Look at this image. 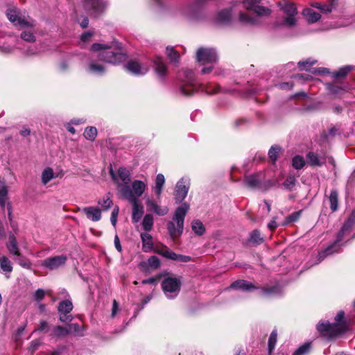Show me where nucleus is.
Listing matches in <instances>:
<instances>
[{"label": "nucleus", "instance_id": "f257e3e1", "mask_svg": "<svg viewBox=\"0 0 355 355\" xmlns=\"http://www.w3.org/2000/svg\"><path fill=\"white\" fill-rule=\"evenodd\" d=\"M178 78L182 82L180 92L187 96L192 95L198 89L205 92L208 94L217 93L219 90L218 87H216L214 89H211L210 86L198 85L194 79V73L192 70L186 69L179 72Z\"/></svg>", "mask_w": 355, "mask_h": 355}, {"label": "nucleus", "instance_id": "f03ea898", "mask_svg": "<svg viewBox=\"0 0 355 355\" xmlns=\"http://www.w3.org/2000/svg\"><path fill=\"white\" fill-rule=\"evenodd\" d=\"M117 47L116 44H112L109 46L95 43L92 46L94 52H97L96 57L98 60L106 63L119 64L125 60L126 56L122 53Z\"/></svg>", "mask_w": 355, "mask_h": 355}, {"label": "nucleus", "instance_id": "7ed1b4c3", "mask_svg": "<svg viewBox=\"0 0 355 355\" xmlns=\"http://www.w3.org/2000/svg\"><path fill=\"white\" fill-rule=\"evenodd\" d=\"M260 0H244L238 6L242 7L246 10V12H240L239 19L243 24H254L257 22L256 18L250 15L248 12L253 11L257 16H268L270 15V10L268 8L260 6L259 3Z\"/></svg>", "mask_w": 355, "mask_h": 355}, {"label": "nucleus", "instance_id": "20e7f679", "mask_svg": "<svg viewBox=\"0 0 355 355\" xmlns=\"http://www.w3.org/2000/svg\"><path fill=\"white\" fill-rule=\"evenodd\" d=\"M345 312L340 311L335 317V322H321L317 325V329L320 334L327 338H331L338 334L345 332L347 329V324L344 320Z\"/></svg>", "mask_w": 355, "mask_h": 355}, {"label": "nucleus", "instance_id": "39448f33", "mask_svg": "<svg viewBox=\"0 0 355 355\" xmlns=\"http://www.w3.org/2000/svg\"><path fill=\"white\" fill-rule=\"evenodd\" d=\"M189 209V205L187 202L182 203L175 211L173 221H169L167 224V229L171 238L175 240L180 237L184 229V218Z\"/></svg>", "mask_w": 355, "mask_h": 355}, {"label": "nucleus", "instance_id": "423d86ee", "mask_svg": "<svg viewBox=\"0 0 355 355\" xmlns=\"http://www.w3.org/2000/svg\"><path fill=\"white\" fill-rule=\"evenodd\" d=\"M354 223L355 211H353L352 214L343 224L340 231L338 232L336 241L331 245L329 246L323 252L319 254V258L320 259H323L327 256L333 254L334 253L338 252L339 251L341 246L340 243V241L343 239L346 234L350 232L351 228Z\"/></svg>", "mask_w": 355, "mask_h": 355}, {"label": "nucleus", "instance_id": "0eeeda50", "mask_svg": "<svg viewBox=\"0 0 355 355\" xmlns=\"http://www.w3.org/2000/svg\"><path fill=\"white\" fill-rule=\"evenodd\" d=\"M146 184L141 180H134L131 185L119 184V191L128 201L139 200L146 189Z\"/></svg>", "mask_w": 355, "mask_h": 355}, {"label": "nucleus", "instance_id": "6e6552de", "mask_svg": "<svg viewBox=\"0 0 355 355\" xmlns=\"http://www.w3.org/2000/svg\"><path fill=\"white\" fill-rule=\"evenodd\" d=\"M196 58L202 65L209 64V67H204L202 73L207 74L211 71L214 64L216 63L218 55L214 49L201 47L196 52Z\"/></svg>", "mask_w": 355, "mask_h": 355}, {"label": "nucleus", "instance_id": "1a4fd4ad", "mask_svg": "<svg viewBox=\"0 0 355 355\" xmlns=\"http://www.w3.org/2000/svg\"><path fill=\"white\" fill-rule=\"evenodd\" d=\"M181 284V279L179 277L168 276L163 279L162 288L167 298L174 299L180 291Z\"/></svg>", "mask_w": 355, "mask_h": 355}, {"label": "nucleus", "instance_id": "9d476101", "mask_svg": "<svg viewBox=\"0 0 355 355\" xmlns=\"http://www.w3.org/2000/svg\"><path fill=\"white\" fill-rule=\"evenodd\" d=\"M108 6L107 0H83V7L91 17L101 15Z\"/></svg>", "mask_w": 355, "mask_h": 355}, {"label": "nucleus", "instance_id": "9b49d317", "mask_svg": "<svg viewBox=\"0 0 355 355\" xmlns=\"http://www.w3.org/2000/svg\"><path fill=\"white\" fill-rule=\"evenodd\" d=\"M8 19L15 25L19 26L20 28L27 27L32 28L35 26V21L22 15L16 9L8 10L6 12Z\"/></svg>", "mask_w": 355, "mask_h": 355}, {"label": "nucleus", "instance_id": "f8f14e48", "mask_svg": "<svg viewBox=\"0 0 355 355\" xmlns=\"http://www.w3.org/2000/svg\"><path fill=\"white\" fill-rule=\"evenodd\" d=\"M281 10L286 15L283 21V24L289 27L293 26L297 21V8L294 3L283 0L279 3Z\"/></svg>", "mask_w": 355, "mask_h": 355}, {"label": "nucleus", "instance_id": "ddd939ff", "mask_svg": "<svg viewBox=\"0 0 355 355\" xmlns=\"http://www.w3.org/2000/svg\"><path fill=\"white\" fill-rule=\"evenodd\" d=\"M189 187L190 179L188 177H183L177 182L174 191L176 203H180L186 198Z\"/></svg>", "mask_w": 355, "mask_h": 355}, {"label": "nucleus", "instance_id": "4468645a", "mask_svg": "<svg viewBox=\"0 0 355 355\" xmlns=\"http://www.w3.org/2000/svg\"><path fill=\"white\" fill-rule=\"evenodd\" d=\"M125 69L130 73L137 76L145 75L149 70L147 65L139 63L135 60L129 61L125 65Z\"/></svg>", "mask_w": 355, "mask_h": 355}, {"label": "nucleus", "instance_id": "2eb2a0df", "mask_svg": "<svg viewBox=\"0 0 355 355\" xmlns=\"http://www.w3.org/2000/svg\"><path fill=\"white\" fill-rule=\"evenodd\" d=\"M110 175L113 180L119 184L128 185L130 182V173L125 168L121 167L118 170V177L114 174L112 168L110 169Z\"/></svg>", "mask_w": 355, "mask_h": 355}, {"label": "nucleus", "instance_id": "dca6fc26", "mask_svg": "<svg viewBox=\"0 0 355 355\" xmlns=\"http://www.w3.org/2000/svg\"><path fill=\"white\" fill-rule=\"evenodd\" d=\"M66 261L67 257L64 255L55 256L45 259L42 265L50 270H54L64 265Z\"/></svg>", "mask_w": 355, "mask_h": 355}, {"label": "nucleus", "instance_id": "f3484780", "mask_svg": "<svg viewBox=\"0 0 355 355\" xmlns=\"http://www.w3.org/2000/svg\"><path fill=\"white\" fill-rule=\"evenodd\" d=\"M86 70L91 74L102 76L106 72V67L104 64L92 60L89 62Z\"/></svg>", "mask_w": 355, "mask_h": 355}, {"label": "nucleus", "instance_id": "a211bd4d", "mask_svg": "<svg viewBox=\"0 0 355 355\" xmlns=\"http://www.w3.org/2000/svg\"><path fill=\"white\" fill-rule=\"evenodd\" d=\"M83 211L85 213L87 218L93 222H97L101 219V211L96 207L90 206L84 207Z\"/></svg>", "mask_w": 355, "mask_h": 355}, {"label": "nucleus", "instance_id": "6ab92c4d", "mask_svg": "<svg viewBox=\"0 0 355 355\" xmlns=\"http://www.w3.org/2000/svg\"><path fill=\"white\" fill-rule=\"evenodd\" d=\"M154 67L156 74L161 79H164L167 73V68L161 57H156L154 60Z\"/></svg>", "mask_w": 355, "mask_h": 355}, {"label": "nucleus", "instance_id": "aec40b11", "mask_svg": "<svg viewBox=\"0 0 355 355\" xmlns=\"http://www.w3.org/2000/svg\"><path fill=\"white\" fill-rule=\"evenodd\" d=\"M128 202L132 205V220L134 223H137L141 220L144 214V207L139 200Z\"/></svg>", "mask_w": 355, "mask_h": 355}, {"label": "nucleus", "instance_id": "412c9836", "mask_svg": "<svg viewBox=\"0 0 355 355\" xmlns=\"http://www.w3.org/2000/svg\"><path fill=\"white\" fill-rule=\"evenodd\" d=\"M146 205L150 210L153 211L158 216H165L168 212L167 207H161L158 205L153 200L148 198Z\"/></svg>", "mask_w": 355, "mask_h": 355}, {"label": "nucleus", "instance_id": "4be33fe9", "mask_svg": "<svg viewBox=\"0 0 355 355\" xmlns=\"http://www.w3.org/2000/svg\"><path fill=\"white\" fill-rule=\"evenodd\" d=\"M261 180L259 175H251L246 176L244 180L245 185L252 189H259L261 187Z\"/></svg>", "mask_w": 355, "mask_h": 355}, {"label": "nucleus", "instance_id": "5701e85b", "mask_svg": "<svg viewBox=\"0 0 355 355\" xmlns=\"http://www.w3.org/2000/svg\"><path fill=\"white\" fill-rule=\"evenodd\" d=\"M6 247L10 254L21 257L19 246L14 234H10L9 236V241Z\"/></svg>", "mask_w": 355, "mask_h": 355}, {"label": "nucleus", "instance_id": "b1692460", "mask_svg": "<svg viewBox=\"0 0 355 355\" xmlns=\"http://www.w3.org/2000/svg\"><path fill=\"white\" fill-rule=\"evenodd\" d=\"M59 177L58 173H54L53 170L51 167H46L41 175L42 182L44 185H46L51 180Z\"/></svg>", "mask_w": 355, "mask_h": 355}, {"label": "nucleus", "instance_id": "393cba45", "mask_svg": "<svg viewBox=\"0 0 355 355\" xmlns=\"http://www.w3.org/2000/svg\"><path fill=\"white\" fill-rule=\"evenodd\" d=\"M312 7L318 8L322 13H329L332 11L335 6L334 0H330L328 3H322L320 2H314L311 5Z\"/></svg>", "mask_w": 355, "mask_h": 355}, {"label": "nucleus", "instance_id": "a878e982", "mask_svg": "<svg viewBox=\"0 0 355 355\" xmlns=\"http://www.w3.org/2000/svg\"><path fill=\"white\" fill-rule=\"evenodd\" d=\"M230 288H236L245 291L255 289L256 287L252 283L245 280H238L232 283Z\"/></svg>", "mask_w": 355, "mask_h": 355}, {"label": "nucleus", "instance_id": "bb28decb", "mask_svg": "<svg viewBox=\"0 0 355 355\" xmlns=\"http://www.w3.org/2000/svg\"><path fill=\"white\" fill-rule=\"evenodd\" d=\"M302 14L309 23H315L321 17L320 13L310 8H305Z\"/></svg>", "mask_w": 355, "mask_h": 355}, {"label": "nucleus", "instance_id": "cd10ccee", "mask_svg": "<svg viewBox=\"0 0 355 355\" xmlns=\"http://www.w3.org/2000/svg\"><path fill=\"white\" fill-rule=\"evenodd\" d=\"M141 238L143 243V250L144 252H149L152 250L153 242V238L150 234L148 233H141Z\"/></svg>", "mask_w": 355, "mask_h": 355}, {"label": "nucleus", "instance_id": "c85d7f7f", "mask_svg": "<svg viewBox=\"0 0 355 355\" xmlns=\"http://www.w3.org/2000/svg\"><path fill=\"white\" fill-rule=\"evenodd\" d=\"M307 162L313 166H320L324 163V159L320 158L313 152H310L306 155Z\"/></svg>", "mask_w": 355, "mask_h": 355}, {"label": "nucleus", "instance_id": "c756f323", "mask_svg": "<svg viewBox=\"0 0 355 355\" xmlns=\"http://www.w3.org/2000/svg\"><path fill=\"white\" fill-rule=\"evenodd\" d=\"M0 268L2 272L10 273L12 270V264L8 257L3 256L0 257Z\"/></svg>", "mask_w": 355, "mask_h": 355}, {"label": "nucleus", "instance_id": "7c9ffc66", "mask_svg": "<svg viewBox=\"0 0 355 355\" xmlns=\"http://www.w3.org/2000/svg\"><path fill=\"white\" fill-rule=\"evenodd\" d=\"M329 201L330 204V209L333 212L336 211L338 209V194L336 190L333 189L331 191Z\"/></svg>", "mask_w": 355, "mask_h": 355}, {"label": "nucleus", "instance_id": "2f4dec72", "mask_svg": "<svg viewBox=\"0 0 355 355\" xmlns=\"http://www.w3.org/2000/svg\"><path fill=\"white\" fill-rule=\"evenodd\" d=\"M98 204L101 207V211H107L112 206L113 202L108 193L100 199Z\"/></svg>", "mask_w": 355, "mask_h": 355}, {"label": "nucleus", "instance_id": "473e14b6", "mask_svg": "<svg viewBox=\"0 0 355 355\" xmlns=\"http://www.w3.org/2000/svg\"><path fill=\"white\" fill-rule=\"evenodd\" d=\"M154 224V218L151 214H147L144 216L142 220L143 229L146 232H150Z\"/></svg>", "mask_w": 355, "mask_h": 355}, {"label": "nucleus", "instance_id": "72a5a7b5", "mask_svg": "<svg viewBox=\"0 0 355 355\" xmlns=\"http://www.w3.org/2000/svg\"><path fill=\"white\" fill-rule=\"evenodd\" d=\"M191 229L195 232V234L198 236L202 235L205 232L204 225L199 220H194L191 223Z\"/></svg>", "mask_w": 355, "mask_h": 355}, {"label": "nucleus", "instance_id": "f704fd0d", "mask_svg": "<svg viewBox=\"0 0 355 355\" xmlns=\"http://www.w3.org/2000/svg\"><path fill=\"white\" fill-rule=\"evenodd\" d=\"M73 309L72 302L70 300L62 301L58 306V311L61 313L67 314Z\"/></svg>", "mask_w": 355, "mask_h": 355}, {"label": "nucleus", "instance_id": "c9c22d12", "mask_svg": "<svg viewBox=\"0 0 355 355\" xmlns=\"http://www.w3.org/2000/svg\"><path fill=\"white\" fill-rule=\"evenodd\" d=\"M97 135V130L95 127L89 126L85 128L84 137L90 141H94Z\"/></svg>", "mask_w": 355, "mask_h": 355}, {"label": "nucleus", "instance_id": "e433bc0d", "mask_svg": "<svg viewBox=\"0 0 355 355\" xmlns=\"http://www.w3.org/2000/svg\"><path fill=\"white\" fill-rule=\"evenodd\" d=\"M8 189L3 183L0 184V205L4 207L6 204Z\"/></svg>", "mask_w": 355, "mask_h": 355}, {"label": "nucleus", "instance_id": "4c0bfd02", "mask_svg": "<svg viewBox=\"0 0 355 355\" xmlns=\"http://www.w3.org/2000/svg\"><path fill=\"white\" fill-rule=\"evenodd\" d=\"M277 340V333L276 330H273L270 335L268 339V350L269 354H271L275 349Z\"/></svg>", "mask_w": 355, "mask_h": 355}, {"label": "nucleus", "instance_id": "58836bf2", "mask_svg": "<svg viewBox=\"0 0 355 355\" xmlns=\"http://www.w3.org/2000/svg\"><path fill=\"white\" fill-rule=\"evenodd\" d=\"M21 38L26 42H34L35 41V36L32 30H25L21 33Z\"/></svg>", "mask_w": 355, "mask_h": 355}, {"label": "nucleus", "instance_id": "ea45409f", "mask_svg": "<svg viewBox=\"0 0 355 355\" xmlns=\"http://www.w3.org/2000/svg\"><path fill=\"white\" fill-rule=\"evenodd\" d=\"M166 52L168 58L171 60V62H176L178 61L180 55L173 49V47L167 46L166 49Z\"/></svg>", "mask_w": 355, "mask_h": 355}, {"label": "nucleus", "instance_id": "a19ab883", "mask_svg": "<svg viewBox=\"0 0 355 355\" xmlns=\"http://www.w3.org/2000/svg\"><path fill=\"white\" fill-rule=\"evenodd\" d=\"M159 253L163 257L173 260L175 259L176 253L171 251L168 248L164 246L159 250Z\"/></svg>", "mask_w": 355, "mask_h": 355}, {"label": "nucleus", "instance_id": "79ce46f5", "mask_svg": "<svg viewBox=\"0 0 355 355\" xmlns=\"http://www.w3.org/2000/svg\"><path fill=\"white\" fill-rule=\"evenodd\" d=\"M316 60L309 58L306 60L300 61L298 62V66L302 70L309 71L310 67L315 64Z\"/></svg>", "mask_w": 355, "mask_h": 355}, {"label": "nucleus", "instance_id": "37998d69", "mask_svg": "<svg viewBox=\"0 0 355 355\" xmlns=\"http://www.w3.org/2000/svg\"><path fill=\"white\" fill-rule=\"evenodd\" d=\"M263 239L261 237V234L258 230H254L251 234L249 241L252 243L259 244L262 242Z\"/></svg>", "mask_w": 355, "mask_h": 355}, {"label": "nucleus", "instance_id": "c03bdc74", "mask_svg": "<svg viewBox=\"0 0 355 355\" xmlns=\"http://www.w3.org/2000/svg\"><path fill=\"white\" fill-rule=\"evenodd\" d=\"M311 349V344L305 343L295 350L293 355H306Z\"/></svg>", "mask_w": 355, "mask_h": 355}, {"label": "nucleus", "instance_id": "a18cd8bd", "mask_svg": "<svg viewBox=\"0 0 355 355\" xmlns=\"http://www.w3.org/2000/svg\"><path fill=\"white\" fill-rule=\"evenodd\" d=\"M305 164V161L302 156L296 155L293 159V166L296 169H301Z\"/></svg>", "mask_w": 355, "mask_h": 355}, {"label": "nucleus", "instance_id": "49530a36", "mask_svg": "<svg viewBox=\"0 0 355 355\" xmlns=\"http://www.w3.org/2000/svg\"><path fill=\"white\" fill-rule=\"evenodd\" d=\"M301 214L302 211H295L291 214L286 218L284 224L286 225L297 221L300 218Z\"/></svg>", "mask_w": 355, "mask_h": 355}, {"label": "nucleus", "instance_id": "de8ad7c7", "mask_svg": "<svg viewBox=\"0 0 355 355\" xmlns=\"http://www.w3.org/2000/svg\"><path fill=\"white\" fill-rule=\"evenodd\" d=\"M280 148L278 146H272L268 152V155L273 162L277 159Z\"/></svg>", "mask_w": 355, "mask_h": 355}, {"label": "nucleus", "instance_id": "09e8293b", "mask_svg": "<svg viewBox=\"0 0 355 355\" xmlns=\"http://www.w3.org/2000/svg\"><path fill=\"white\" fill-rule=\"evenodd\" d=\"M148 265L152 268H157L160 266L159 259L155 256H152L148 259Z\"/></svg>", "mask_w": 355, "mask_h": 355}, {"label": "nucleus", "instance_id": "8fccbe9b", "mask_svg": "<svg viewBox=\"0 0 355 355\" xmlns=\"http://www.w3.org/2000/svg\"><path fill=\"white\" fill-rule=\"evenodd\" d=\"M352 69V67L345 66L340 69L338 71H336L335 73V76L336 78L345 77Z\"/></svg>", "mask_w": 355, "mask_h": 355}, {"label": "nucleus", "instance_id": "3c124183", "mask_svg": "<svg viewBox=\"0 0 355 355\" xmlns=\"http://www.w3.org/2000/svg\"><path fill=\"white\" fill-rule=\"evenodd\" d=\"M49 325L47 322L42 320L40 322V324L37 329H35L34 332L40 331L47 333L49 331Z\"/></svg>", "mask_w": 355, "mask_h": 355}, {"label": "nucleus", "instance_id": "603ef678", "mask_svg": "<svg viewBox=\"0 0 355 355\" xmlns=\"http://www.w3.org/2000/svg\"><path fill=\"white\" fill-rule=\"evenodd\" d=\"M119 212V207L116 206L113 209V210L112 211L111 217H110L111 223L114 227L116 226Z\"/></svg>", "mask_w": 355, "mask_h": 355}, {"label": "nucleus", "instance_id": "864d4df0", "mask_svg": "<svg viewBox=\"0 0 355 355\" xmlns=\"http://www.w3.org/2000/svg\"><path fill=\"white\" fill-rule=\"evenodd\" d=\"M327 87L329 92L334 94H338L343 90L342 87L334 84H328Z\"/></svg>", "mask_w": 355, "mask_h": 355}, {"label": "nucleus", "instance_id": "5fc2aeb1", "mask_svg": "<svg viewBox=\"0 0 355 355\" xmlns=\"http://www.w3.org/2000/svg\"><path fill=\"white\" fill-rule=\"evenodd\" d=\"M295 178L293 176L288 177L285 182H284V186L288 189H291L295 184Z\"/></svg>", "mask_w": 355, "mask_h": 355}, {"label": "nucleus", "instance_id": "6e6d98bb", "mask_svg": "<svg viewBox=\"0 0 355 355\" xmlns=\"http://www.w3.org/2000/svg\"><path fill=\"white\" fill-rule=\"evenodd\" d=\"M219 19L222 21H227L230 18V12L227 10H222L218 14Z\"/></svg>", "mask_w": 355, "mask_h": 355}, {"label": "nucleus", "instance_id": "4d7b16f0", "mask_svg": "<svg viewBox=\"0 0 355 355\" xmlns=\"http://www.w3.org/2000/svg\"><path fill=\"white\" fill-rule=\"evenodd\" d=\"M68 334V331L61 326H57L54 328V334L57 336H65Z\"/></svg>", "mask_w": 355, "mask_h": 355}, {"label": "nucleus", "instance_id": "13d9d810", "mask_svg": "<svg viewBox=\"0 0 355 355\" xmlns=\"http://www.w3.org/2000/svg\"><path fill=\"white\" fill-rule=\"evenodd\" d=\"M164 183H165L164 175L162 173L157 174L156 176V179H155V186L163 187Z\"/></svg>", "mask_w": 355, "mask_h": 355}, {"label": "nucleus", "instance_id": "bf43d9fd", "mask_svg": "<svg viewBox=\"0 0 355 355\" xmlns=\"http://www.w3.org/2000/svg\"><path fill=\"white\" fill-rule=\"evenodd\" d=\"M262 291L266 295L277 294L279 292V288L277 286L264 288H263Z\"/></svg>", "mask_w": 355, "mask_h": 355}, {"label": "nucleus", "instance_id": "052dcab7", "mask_svg": "<svg viewBox=\"0 0 355 355\" xmlns=\"http://www.w3.org/2000/svg\"><path fill=\"white\" fill-rule=\"evenodd\" d=\"M40 345H41L40 340H33L31 343V345H30V347L28 349L29 352L31 353H33L39 347V346Z\"/></svg>", "mask_w": 355, "mask_h": 355}, {"label": "nucleus", "instance_id": "680f3d73", "mask_svg": "<svg viewBox=\"0 0 355 355\" xmlns=\"http://www.w3.org/2000/svg\"><path fill=\"white\" fill-rule=\"evenodd\" d=\"M14 48L8 44H0V51L3 53H10L13 51Z\"/></svg>", "mask_w": 355, "mask_h": 355}, {"label": "nucleus", "instance_id": "e2e57ef3", "mask_svg": "<svg viewBox=\"0 0 355 355\" xmlns=\"http://www.w3.org/2000/svg\"><path fill=\"white\" fill-rule=\"evenodd\" d=\"M173 260L179 261L180 262H189L191 260V258L189 256L176 254L175 259Z\"/></svg>", "mask_w": 355, "mask_h": 355}, {"label": "nucleus", "instance_id": "0e129e2a", "mask_svg": "<svg viewBox=\"0 0 355 355\" xmlns=\"http://www.w3.org/2000/svg\"><path fill=\"white\" fill-rule=\"evenodd\" d=\"M45 292L43 289L39 288L35 291V299L37 301H40L44 297Z\"/></svg>", "mask_w": 355, "mask_h": 355}, {"label": "nucleus", "instance_id": "69168bd1", "mask_svg": "<svg viewBox=\"0 0 355 355\" xmlns=\"http://www.w3.org/2000/svg\"><path fill=\"white\" fill-rule=\"evenodd\" d=\"M93 34L90 32H86L82 34L80 37L81 41L86 42L89 40V39L92 37Z\"/></svg>", "mask_w": 355, "mask_h": 355}, {"label": "nucleus", "instance_id": "338daca9", "mask_svg": "<svg viewBox=\"0 0 355 355\" xmlns=\"http://www.w3.org/2000/svg\"><path fill=\"white\" fill-rule=\"evenodd\" d=\"M114 242V246H115L116 249L119 252H121L122 251V247H121V243H120V240H119V238L118 235H115Z\"/></svg>", "mask_w": 355, "mask_h": 355}, {"label": "nucleus", "instance_id": "774afa93", "mask_svg": "<svg viewBox=\"0 0 355 355\" xmlns=\"http://www.w3.org/2000/svg\"><path fill=\"white\" fill-rule=\"evenodd\" d=\"M20 135L23 137H27L31 134V130L27 126L22 127L21 130L19 132Z\"/></svg>", "mask_w": 355, "mask_h": 355}]
</instances>
